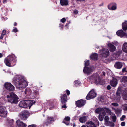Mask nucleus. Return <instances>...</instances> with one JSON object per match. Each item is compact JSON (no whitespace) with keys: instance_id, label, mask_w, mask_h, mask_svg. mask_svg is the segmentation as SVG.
Listing matches in <instances>:
<instances>
[{"instance_id":"obj_1","label":"nucleus","mask_w":127,"mask_h":127,"mask_svg":"<svg viewBox=\"0 0 127 127\" xmlns=\"http://www.w3.org/2000/svg\"><path fill=\"white\" fill-rule=\"evenodd\" d=\"M13 83L17 88L19 89L25 88L28 85L26 81L20 76H17L13 81Z\"/></svg>"},{"instance_id":"obj_2","label":"nucleus","mask_w":127,"mask_h":127,"mask_svg":"<svg viewBox=\"0 0 127 127\" xmlns=\"http://www.w3.org/2000/svg\"><path fill=\"white\" fill-rule=\"evenodd\" d=\"M7 101L11 103L16 104L18 101V98L14 93L11 92L6 96Z\"/></svg>"},{"instance_id":"obj_3","label":"nucleus","mask_w":127,"mask_h":127,"mask_svg":"<svg viewBox=\"0 0 127 127\" xmlns=\"http://www.w3.org/2000/svg\"><path fill=\"white\" fill-rule=\"evenodd\" d=\"M33 103V100H23L20 102L19 106L23 108H26L29 106L30 107Z\"/></svg>"},{"instance_id":"obj_4","label":"nucleus","mask_w":127,"mask_h":127,"mask_svg":"<svg viewBox=\"0 0 127 127\" xmlns=\"http://www.w3.org/2000/svg\"><path fill=\"white\" fill-rule=\"evenodd\" d=\"M89 79L91 82H93L96 84L100 83V79L97 74L95 73L93 74L89 77Z\"/></svg>"},{"instance_id":"obj_5","label":"nucleus","mask_w":127,"mask_h":127,"mask_svg":"<svg viewBox=\"0 0 127 127\" xmlns=\"http://www.w3.org/2000/svg\"><path fill=\"white\" fill-rule=\"evenodd\" d=\"M99 54L103 57H106L109 54V50L107 49H103L99 52Z\"/></svg>"},{"instance_id":"obj_6","label":"nucleus","mask_w":127,"mask_h":127,"mask_svg":"<svg viewBox=\"0 0 127 127\" xmlns=\"http://www.w3.org/2000/svg\"><path fill=\"white\" fill-rule=\"evenodd\" d=\"M13 57L11 56H9L5 59L4 60V62L7 66L9 67L12 66L11 64L12 61H13L14 62L16 61L15 59H14V60H13Z\"/></svg>"},{"instance_id":"obj_7","label":"nucleus","mask_w":127,"mask_h":127,"mask_svg":"<svg viewBox=\"0 0 127 127\" xmlns=\"http://www.w3.org/2000/svg\"><path fill=\"white\" fill-rule=\"evenodd\" d=\"M96 95V94L94 91V89H92L88 94L86 97V99L89 100L95 97Z\"/></svg>"},{"instance_id":"obj_8","label":"nucleus","mask_w":127,"mask_h":127,"mask_svg":"<svg viewBox=\"0 0 127 127\" xmlns=\"http://www.w3.org/2000/svg\"><path fill=\"white\" fill-rule=\"evenodd\" d=\"M7 112L5 107L3 106L0 107V116L2 117H6Z\"/></svg>"},{"instance_id":"obj_9","label":"nucleus","mask_w":127,"mask_h":127,"mask_svg":"<svg viewBox=\"0 0 127 127\" xmlns=\"http://www.w3.org/2000/svg\"><path fill=\"white\" fill-rule=\"evenodd\" d=\"M29 115V113L28 111L26 110L23 111L20 114V116L23 120L26 119Z\"/></svg>"},{"instance_id":"obj_10","label":"nucleus","mask_w":127,"mask_h":127,"mask_svg":"<svg viewBox=\"0 0 127 127\" xmlns=\"http://www.w3.org/2000/svg\"><path fill=\"white\" fill-rule=\"evenodd\" d=\"M94 68L93 66H91L90 67H85L83 69V72L87 74L88 75L90 73L94 70Z\"/></svg>"},{"instance_id":"obj_11","label":"nucleus","mask_w":127,"mask_h":127,"mask_svg":"<svg viewBox=\"0 0 127 127\" xmlns=\"http://www.w3.org/2000/svg\"><path fill=\"white\" fill-rule=\"evenodd\" d=\"M4 86L8 91H12L14 89V87L13 86L9 83H5L4 85Z\"/></svg>"},{"instance_id":"obj_12","label":"nucleus","mask_w":127,"mask_h":127,"mask_svg":"<svg viewBox=\"0 0 127 127\" xmlns=\"http://www.w3.org/2000/svg\"><path fill=\"white\" fill-rule=\"evenodd\" d=\"M86 103V101L81 99L76 102V106L80 107L85 105Z\"/></svg>"},{"instance_id":"obj_13","label":"nucleus","mask_w":127,"mask_h":127,"mask_svg":"<svg viewBox=\"0 0 127 127\" xmlns=\"http://www.w3.org/2000/svg\"><path fill=\"white\" fill-rule=\"evenodd\" d=\"M118 81L117 79L115 78H113L112 80L110 82L111 85L113 87H115L118 84Z\"/></svg>"},{"instance_id":"obj_14","label":"nucleus","mask_w":127,"mask_h":127,"mask_svg":"<svg viewBox=\"0 0 127 127\" xmlns=\"http://www.w3.org/2000/svg\"><path fill=\"white\" fill-rule=\"evenodd\" d=\"M107 45L109 48V50L111 52H113L116 50V47L111 43H109Z\"/></svg>"},{"instance_id":"obj_15","label":"nucleus","mask_w":127,"mask_h":127,"mask_svg":"<svg viewBox=\"0 0 127 127\" xmlns=\"http://www.w3.org/2000/svg\"><path fill=\"white\" fill-rule=\"evenodd\" d=\"M54 120L53 118L52 117H48L47 120L45 123L44 124V125H45L47 126L48 125L50 124L51 121H53Z\"/></svg>"},{"instance_id":"obj_16","label":"nucleus","mask_w":127,"mask_h":127,"mask_svg":"<svg viewBox=\"0 0 127 127\" xmlns=\"http://www.w3.org/2000/svg\"><path fill=\"white\" fill-rule=\"evenodd\" d=\"M16 123L18 127H26L27 126L26 124L19 120L17 121Z\"/></svg>"},{"instance_id":"obj_17","label":"nucleus","mask_w":127,"mask_h":127,"mask_svg":"<svg viewBox=\"0 0 127 127\" xmlns=\"http://www.w3.org/2000/svg\"><path fill=\"white\" fill-rule=\"evenodd\" d=\"M116 33L118 36L121 37L126 35V33L124 32L122 30H119L117 31Z\"/></svg>"},{"instance_id":"obj_18","label":"nucleus","mask_w":127,"mask_h":127,"mask_svg":"<svg viewBox=\"0 0 127 127\" xmlns=\"http://www.w3.org/2000/svg\"><path fill=\"white\" fill-rule=\"evenodd\" d=\"M67 100V97L66 94H64L61 97V101L63 104H65Z\"/></svg>"},{"instance_id":"obj_19","label":"nucleus","mask_w":127,"mask_h":127,"mask_svg":"<svg viewBox=\"0 0 127 127\" xmlns=\"http://www.w3.org/2000/svg\"><path fill=\"white\" fill-rule=\"evenodd\" d=\"M86 124L87 127H96L95 124L92 121L88 122Z\"/></svg>"},{"instance_id":"obj_20","label":"nucleus","mask_w":127,"mask_h":127,"mask_svg":"<svg viewBox=\"0 0 127 127\" xmlns=\"http://www.w3.org/2000/svg\"><path fill=\"white\" fill-rule=\"evenodd\" d=\"M122 66L123 65L122 63L120 62H116L114 65L115 67L116 68L118 69L121 68Z\"/></svg>"},{"instance_id":"obj_21","label":"nucleus","mask_w":127,"mask_h":127,"mask_svg":"<svg viewBox=\"0 0 127 127\" xmlns=\"http://www.w3.org/2000/svg\"><path fill=\"white\" fill-rule=\"evenodd\" d=\"M60 3L62 5H67L68 4V0H60Z\"/></svg>"},{"instance_id":"obj_22","label":"nucleus","mask_w":127,"mask_h":127,"mask_svg":"<svg viewBox=\"0 0 127 127\" xmlns=\"http://www.w3.org/2000/svg\"><path fill=\"white\" fill-rule=\"evenodd\" d=\"M122 29L124 31L127 30V21H125L124 22L122 23Z\"/></svg>"},{"instance_id":"obj_23","label":"nucleus","mask_w":127,"mask_h":127,"mask_svg":"<svg viewBox=\"0 0 127 127\" xmlns=\"http://www.w3.org/2000/svg\"><path fill=\"white\" fill-rule=\"evenodd\" d=\"M98 57L97 54L96 53L92 54L90 56V58L92 60H96Z\"/></svg>"},{"instance_id":"obj_24","label":"nucleus","mask_w":127,"mask_h":127,"mask_svg":"<svg viewBox=\"0 0 127 127\" xmlns=\"http://www.w3.org/2000/svg\"><path fill=\"white\" fill-rule=\"evenodd\" d=\"M122 50L125 52L127 53V43L125 42L123 44L122 47Z\"/></svg>"},{"instance_id":"obj_25","label":"nucleus","mask_w":127,"mask_h":127,"mask_svg":"<svg viewBox=\"0 0 127 127\" xmlns=\"http://www.w3.org/2000/svg\"><path fill=\"white\" fill-rule=\"evenodd\" d=\"M105 125L107 126L113 127L114 126V124L112 122L108 121L105 122Z\"/></svg>"},{"instance_id":"obj_26","label":"nucleus","mask_w":127,"mask_h":127,"mask_svg":"<svg viewBox=\"0 0 127 127\" xmlns=\"http://www.w3.org/2000/svg\"><path fill=\"white\" fill-rule=\"evenodd\" d=\"M87 120V117L86 116L82 117L80 118L79 121L81 123H84Z\"/></svg>"},{"instance_id":"obj_27","label":"nucleus","mask_w":127,"mask_h":127,"mask_svg":"<svg viewBox=\"0 0 127 127\" xmlns=\"http://www.w3.org/2000/svg\"><path fill=\"white\" fill-rule=\"evenodd\" d=\"M105 114V113L104 112L103 113L102 115L101 114H100L98 116V119L100 121H102L103 119L104 116Z\"/></svg>"},{"instance_id":"obj_28","label":"nucleus","mask_w":127,"mask_h":127,"mask_svg":"<svg viewBox=\"0 0 127 127\" xmlns=\"http://www.w3.org/2000/svg\"><path fill=\"white\" fill-rule=\"evenodd\" d=\"M113 5L111 7V9L110 8H109L108 6V8L110 10H115L117 9V4L115 3H113Z\"/></svg>"},{"instance_id":"obj_29","label":"nucleus","mask_w":127,"mask_h":127,"mask_svg":"<svg viewBox=\"0 0 127 127\" xmlns=\"http://www.w3.org/2000/svg\"><path fill=\"white\" fill-rule=\"evenodd\" d=\"M111 118L112 119V121L113 122H115L116 121V117L114 114H113L111 116Z\"/></svg>"},{"instance_id":"obj_30","label":"nucleus","mask_w":127,"mask_h":127,"mask_svg":"<svg viewBox=\"0 0 127 127\" xmlns=\"http://www.w3.org/2000/svg\"><path fill=\"white\" fill-rule=\"evenodd\" d=\"M115 113L118 115H120L121 110L118 108H117L115 110Z\"/></svg>"},{"instance_id":"obj_31","label":"nucleus","mask_w":127,"mask_h":127,"mask_svg":"<svg viewBox=\"0 0 127 127\" xmlns=\"http://www.w3.org/2000/svg\"><path fill=\"white\" fill-rule=\"evenodd\" d=\"M121 81V82H127V76H124L122 77Z\"/></svg>"},{"instance_id":"obj_32","label":"nucleus","mask_w":127,"mask_h":127,"mask_svg":"<svg viewBox=\"0 0 127 127\" xmlns=\"http://www.w3.org/2000/svg\"><path fill=\"white\" fill-rule=\"evenodd\" d=\"M104 111H105L106 112L108 113L109 115H111V114L112 113L111 111L109 108H105L104 109Z\"/></svg>"},{"instance_id":"obj_33","label":"nucleus","mask_w":127,"mask_h":127,"mask_svg":"<svg viewBox=\"0 0 127 127\" xmlns=\"http://www.w3.org/2000/svg\"><path fill=\"white\" fill-rule=\"evenodd\" d=\"M102 109L100 108H98L95 111V112L97 113H100L102 111Z\"/></svg>"},{"instance_id":"obj_34","label":"nucleus","mask_w":127,"mask_h":127,"mask_svg":"<svg viewBox=\"0 0 127 127\" xmlns=\"http://www.w3.org/2000/svg\"><path fill=\"white\" fill-rule=\"evenodd\" d=\"M7 121L9 124L11 125H12L14 122V121L13 119H7Z\"/></svg>"},{"instance_id":"obj_35","label":"nucleus","mask_w":127,"mask_h":127,"mask_svg":"<svg viewBox=\"0 0 127 127\" xmlns=\"http://www.w3.org/2000/svg\"><path fill=\"white\" fill-rule=\"evenodd\" d=\"M125 100H127V88L126 89L125 94L123 96Z\"/></svg>"},{"instance_id":"obj_36","label":"nucleus","mask_w":127,"mask_h":127,"mask_svg":"<svg viewBox=\"0 0 127 127\" xmlns=\"http://www.w3.org/2000/svg\"><path fill=\"white\" fill-rule=\"evenodd\" d=\"M123 109L124 110L127 111V104H125L122 105Z\"/></svg>"},{"instance_id":"obj_37","label":"nucleus","mask_w":127,"mask_h":127,"mask_svg":"<svg viewBox=\"0 0 127 127\" xmlns=\"http://www.w3.org/2000/svg\"><path fill=\"white\" fill-rule=\"evenodd\" d=\"M121 91L120 90L118 89L116 93L117 95L119 96L121 93Z\"/></svg>"},{"instance_id":"obj_38","label":"nucleus","mask_w":127,"mask_h":127,"mask_svg":"<svg viewBox=\"0 0 127 127\" xmlns=\"http://www.w3.org/2000/svg\"><path fill=\"white\" fill-rule=\"evenodd\" d=\"M109 118L107 116H106L104 118V120L105 121V122H108L109 120Z\"/></svg>"},{"instance_id":"obj_39","label":"nucleus","mask_w":127,"mask_h":127,"mask_svg":"<svg viewBox=\"0 0 127 127\" xmlns=\"http://www.w3.org/2000/svg\"><path fill=\"white\" fill-rule=\"evenodd\" d=\"M89 64V61H86L85 63V67H87Z\"/></svg>"},{"instance_id":"obj_40","label":"nucleus","mask_w":127,"mask_h":127,"mask_svg":"<svg viewBox=\"0 0 127 127\" xmlns=\"http://www.w3.org/2000/svg\"><path fill=\"white\" fill-rule=\"evenodd\" d=\"M111 43L113 44L114 45L116 46H117L119 44V43L116 41H114Z\"/></svg>"},{"instance_id":"obj_41","label":"nucleus","mask_w":127,"mask_h":127,"mask_svg":"<svg viewBox=\"0 0 127 127\" xmlns=\"http://www.w3.org/2000/svg\"><path fill=\"white\" fill-rule=\"evenodd\" d=\"M70 120V118L69 117L67 116L65 117L64 119V120H65L66 121H68Z\"/></svg>"},{"instance_id":"obj_42","label":"nucleus","mask_w":127,"mask_h":127,"mask_svg":"<svg viewBox=\"0 0 127 127\" xmlns=\"http://www.w3.org/2000/svg\"><path fill=\"white\" fill-rule=\"evenodd\" d=\"M111 105L115 106H117L119 105L118 104L116 103H111Z\"/></svg>"},{"instance_id":"obj_43","label":"nucleus","mask_w":127,"mask_h":127,"mask_svg":"<svg viewBox=\"0 0 127 127\" xmlns=\"http://www.w3.org/2000/svg\"><path fill=\"white\" fill-rule=\"evenodd\" d=\"M66 21V19L65 18H63L61 20V21L63 23H64Z\"/></svg>"},{"instance_id":"obj_44","label":"nucleus","mask_w":127,"mask_h":127,"mask_svg":"<svg viewBox=\"0 0 127 127\" xmlns=\"http://www.w3.org/2000/svg\"><path fill=\"white\" fill-rule=\"evenodd\" d=\"M125 115H123L120 118V120L121 121H123L124 120V119L125 117Z\"/></svg>"},{"instance_id":"obj_45","label":"nucleus","mask_w":127,"mask_h":127,"mask_svg":"<svg viewBox=\"0 0 127 127\" xmlns=\"http://www.w3.org/2000/svg\"><path fill=\"white\" fill-rule=\"evenodd\" d=\"M122 53V51H118L117 52L116 55L119 56Z\"/></svg>"},{"instance_id":"obj_46","label":"nucleus","mask_w":127,"mask_h":127,"mask_svg":"<svg viewBox=\"0 0 127 127\" xmlns=\"http://www.w3.org/2000/svg\"><path fill=\"white\" fill-rule=\"evenodd\" d=\"M6 33V31L5 30H3L2 31L1 34L3 35H5Z\"/></svg>"},{"instance_id":"obj_47","label":"nucleus","mask_w":127,"mask_h":127,"mask_svg":"<svg viewBox=\"0 0 127 127\" xmlns=\"http://www.w3.org/2000/svg\"><path fill=\"white\" fill-rule=\"evenodd\" d=\"M12 32H18L17 29V28H15L13 30Z\"/></svg>"},{"instance_id":"obj_48","label":"nucleus","mask_w":127,"mask_h":127,"mask_svg":"<svg viewBox=\"0 0 127 127\" xmlns=\"http://www.w3.org/2000/svg\"><path fill=\"white\" fill-rule=\"evenodd\" d=\"M126 67H124L123 68L122 72L123 73H124L125 72H127V71L126 70Z\"/></svg>"},{"instance_id":"obj_49","label":"nucleus","mask_w":127,"mask_h":127,"mask_svg":"<svg viewBox=\"0 0 127 127\" xmlns=\"http://www.w3.org/2000/svg\"><path fill=\"white\" fill-rule=\"evenodd\" d=\"M121 125L122 126H124L125 125V122H122L121 123Z\"/></svg>"},{"instance_id":"obj_50","label":"nucleus","mask_w":127,"mask_h":127,"mask_svg":"<svg viewBox=\"0 0 127 127\" xmlns=\"http://www.w3.org/2000/svg\"><path fill=\"white\" fill-rule=\"evenodd\" d=\"M74 14H78V11L76 10H74Z\"/></svg>"},{"instance_id":"obj_51","label":"nucleus","mask_w":127,"mask_h":127,"mask_svg":"<svg viewBox=\"0 0 127 127\" xmlns=\"http://www.w3.org/2000/svg\"><path fill=\"white\" fill-rule=\"evenodd\" d=\"M36 125H32L28 126V127H36Z\"/></svg>"},{"instance_id":"obj_52","label":"nucleus","mask_w":127,"mask_h":127,"mask_svg":"<svg viewBox=\"0 0 127 127\" xmlns=\"http://www.w3.org/2000/svg\"><path fill=\"white\" fill-rule=\"evenodd\" d=\"M66 93L67 95H69L70 94V91L68 90H67L66 91Z\"/></svg>"},{"instance_id":"obj_53","label":"nucleus","mask_w":127,"mask_h":127,"mask_svg":"<svg viewBox=\"0 0 127 127\" xmlns=\"http://www.w3.org/2000/svg\"><path fill=\"white\" fill-rule=\"evenodd\" d=\"M64 104L62 106V107L63 108H66L67 107L66 106V105L65 104Z\"/></svg>"},{"instance_id":"obj_54","label":"nucleus","mask_w":127,"mask_h":127,"mask_svg":"<svg viewBox=\"0 0 127 127\" xmlns=\"http://www.w3.org/2000/svg\"><path fill=\"white\" fill-rule=\"evenodd\" d=\"M107 89L108 90H110L111 89V87L110 86L108 85V86H107Z\"/></svg>"},{"instance_id":"obj_55","label":"nucleus","mask_w":127,"mask_h":127,"mask_svg":"<svg viewBox=\"0 0 127 127\" xmlns=\"http://www.w3.org/2000/svg\"><path fill=\"white\" fill-rule=\"evenodd\" d=\"M75 84H77L79 85V82L77 80L75 81Z\"/></svg>"},{"instance_id":"obj_56","label":"nucleus","mask_w":127,"mask_h":127,"mask_svg":"<svg viewBox=\"0 0 127 127\" xmlns=\"http://www.w3.org/2000/svg\"><path fill=\"white\" fill-rule=\"evenodd\" d=\"M63 122L66 125H69V123H66V122H65L64 121H63Z\"/></svg>"},{"instance_id":"obj_57","label":"nucleus","mask_w":127,"mask_h":127,"mask_svg":"<svg viewBox=\"0 0 127 127\" xmlns=\"http://www.w3.org/2000/svg\"><path fill=\"white\" fill-rule=\"evenodd\" d=\"M7 0H3L2 2L3 3H4L6 2Z\"/></svg>"},{"instance_id":"obj_58","label":"nucleus","mask_w":127,"mask_h":127,"mask_svg":"<svg viewBox=\"0 0 127 127\" xmlns=\"http://www.w3.org/2000/svg\"><path fill=\"white\" fill-rule=\"evenodd\" d=\"M3 35H3V34H1V35L0 37V38L1 39H2L3 38Z\"/></svg>"},{"instance_id":"obj_59","label":"nucleus","mask_w":127,"mask_h":127,"mask_svg":"<svg viewBox=\"0 0 127 127\" xmlns=\"http://www.w3.org/2000/svg\"><path fill=\"white\" fill-rule=\"evenodd\" d=\"M76 1H85V0H76Z\"/></svg>"},{"instance_id":"obj_60","label":"nucleus","mask_w":127,"mask_h":127,"mask_svg":"<svg viewBox=\"0 0 127 127\" xmlns=\"http://www.w3.org/2000/svg\"><path fill=\"white\" fill-rule=\"evenodd\" d=\"M102 73H103V75H104V76H105V72H102Z\"/></svg>"},{"instance_id":"obj_61","label":"nucleus","mask_w":127,"mask_h":127,"mask_svg":"<svg viewBox=\"0 0 127 127\" xmlns=\"http://www.w3.org/2000/svg\"><path fill=\"white\" fill-rule=\"evenodd\" d=\"M2 56V54L1 53H0V58Z\"/></svg>"},{"instance_id":"obj_62","label":"nucleus","mask_w":127,"mask_h":127,"mask_svg":"<svg viewBox=\"0 0 127 127\" xmlns=\"http://www.w3.org/2000/svg\"><path fill=\"white\" fill-rule=\"evenodd\" d=\"M17 25V24L15 22L14 23V26H16Z\"/></svg>"},{"instance_id":"obj_63","label":"nucleus","mask_w":127,"mask_h":127,"mask_svg":"<svg viewBox=\"0 0 127 127\" xmlns=\"http://www.w3.org/2000/svg\"><path fill=\"white\" fill-rule=\"evenodd\" d=\"M81 127H86V126L85 125H83Z\"/></svg>"},{"instance_id":"obj_64","label":"nucleus","mask_w":127,"mask_h":127,"mask_svg":"<svg viewBox=\"0 0 127 127\" xmlns=\"http://www.w3.org/2000/svg\"><path fill=\"white\" fill-rule=\"evenodd\" d=\"M74 126H75V124H74V123L73 124V127H74Z\"/></svg>"}]
</instances>
